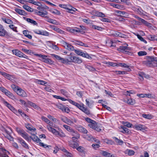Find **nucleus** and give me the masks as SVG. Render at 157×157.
<instances>
[{
	"label": "nucleus",
	"mask_w": 157,
	"mask_h": 157,
	"mask_svg": "<svg viewBox=\"0 0 157 157\" xmlns=\"http://www.w3.org/2000/svg\"><path fill=\"white\" fill-rule=\"evenodd\" d=\"M113 42L111 40H108L106 41V46H115V45H113Z\"/></svg>",
	"instance_id": "72a5a7b5"
},
{
	"label": "nucleus",
	"mask_w": 157,
	"mask_h": 157,
	"mask_svg": "<svg viewBox=\"0 0 157 157\" xmlns=\"http://www.w3.org/2000/svg\"><path fill=\"white\" fill-rule=\"evenodd\" d=\"M129 48L127 46H120L119 48V49L121 52H124L126 51V50H129Z\"/></svg>",
	"instance_id": "79ce46f5"
},
{
	"label": "nucleus",
	"mask_w": 157,
	"mask_h": 157,
	"mask_svg": "<svg viewBox=\"0 0 157 157\" xmlns=\"http://www.w3.org/2000/svg\"><path fill=\"white\" fill-rule=\"evenodd\" d=\"M11 87L15 92H16V91L17 90V89L19 88V87L14 84L12 85Z\"/></svg>",
	"instance_id": "052dcab7"
},
{
	"label": "nucleus",
	"mask_w": 157,
	"mask_h": 157,
	"mask_svg": "<svg viewBox=\"0 0 157 157\" xmlns=\"http://www.w3.org/2000/svg\"><path fill=\"white\" fill-rule=\"evenodd\" d=\"M16 56L20 57H23L24 58H27V56L19 51L18 52Z\"/></svg>",
	"instance_id": "2f4dec72"
},
{
	"label": "nucleus",
	"mask_w": 157,
	"mask_h": 157,
	"mask_svg": "<svg viewBox=\"0 0 157 157\" xmlns=\"http://www.w3.org/2000/svg\"><path fill=\"white\" fill-rule=\"evenodd\" d=\"M120 132L123 133H127L129 132V129L128 128L125 126H121L119 128Z\"/></svg>",
	"instance_id": "412c9836"
},
{
	"label": "nucleus",
	"mask_w": 157,
	"mask_h": 157,
	"mask_svg": "<svg viewBox=\"0 0 157 157\" xmlns=\"http://www.w3.org/2000/svg\"><path fill=\"white\" fill-rule=\"evenodd\" d=\"M1 102L4 105L6 106L8 109L10 110L11 111L13 112L14 113L17 115V111L14 108H13L10 104L6 101L3 98L1 99Z\"/></svg>",
	"instance_id": "f03ea898"
},
{
	"label": "nucleus",
	"mask_w": 157,
	"mask_h": 157,
	"mask_svg": "<svg viewBox=\"0 0 157 157\" xmlns=\"http://www.w3.org/2000/svg\"><path fill=\"white\" fill-rule=\"evenodd\" d=\"M139 75L140 76L139 78L141 80H143L144 79V77L147 78V77H149L147 75V76L143 72H141L139 73Z\"/></svg>",
	"instance_id": "7c9ffc66"
},
{
	"label": "nucleus",
	"mask_w": 157,
	"mask_h": 157,
	"mask_svg": "<svg viewBox=\"0 0 157 157\" xmlns=\"http://www.w3.org/2000/svg\"><path fill=\"white\" fill-rule=\"evenodd\" d=\"M26 21L28 22L33 24L34 25H36L37 24V23L36 21L31 19L27 18Z\"/></svg>",
	"instance_id": "09e8293b"
},
{
	"label": "nucleus",
	"mask_w": 157,
	"mask_h": 157,
	"mask_svg": "<svg viewBox=\"0 0 157 157\" xmlns=\"http://www.w3.org/2000/svg\"><path fill=\"white\" fill-rule=\"evenodd\" d=\"M85 66L86 68H87L90 71H95V69L94 68L90 66H89L88 65H85Z\"/></svg>",
	"instance_id": "774afa93"
},
{
	"label": "nucleus",
	"mask_w": 157,
	"mask_h": 157,
	"mask_svg": "<svg viewBox=\"0 0 157 157\" xmlns=\"http://www.w3.org/2000/svg\"><path fill=\"white\" fill-rule=\"evenodd\" d=\"M16 130L18 133L25 140L28 141L30 140L28 134L24 130L17 128H16Z\"/></svg>",
	"instance_id": "7ed1b4c3"
},
{
	"label": "nucleus",
	"mask_w": 157,
	"mask_h": 157,
	"mask_svg": "<svg viewBox=\"0 0 157 157\" xmlns=\"http://www.w3.org/2000/svg\"><path fill=\"white\" fill-rule=\"evenodd\" d=\"M30 3L38 6H40L41 5V4L39 2L35 1L33 0L30 2Z\"/></svg>",
	"instance_id": "6e6d98bb"
},
{
	"label": "nucleus",
	"mask_w": 157,
	"mask_h": 157,
	"mask_svg": "<svg viewBox=\"0 0 157 157\" xmlns=\"http://www.w3.org/2000/svg\"><path fill=\"white\" fill-rule=\"evenodd\" d=\"M110 5L113 7L118 9H121V6L119 5L115 4L113 3H110Z\"/></svg>",
	"instance_id": "13d9d810"
},
{
	"label": "nucleus",
	"mask_w": 157,
	"mask_h": 157,
	"mask_svg": "<svg viewBox=\"0 0 157 157\" xmlns=\"http://www.w3.org/2000/svg\"><path fill=\"white\" fill-rule=\"evenodd\" d=\"M148 38L151 41H154L156 40L157 38L156 36L154 35H149Z\"/></svg>",
	"instance_id": "3c124183"
},
{
	"label": "nucleus",
	"mask_w": 157,
	"mask_h": 157,
	"mask_svg": "<svg viewBox=\"0 0 157 157\" xmlns=\"http://www.w3.org/2000/svg\"><path fill=\"white\" fill-rule=\"evenodd\" d=\"M68 58L67 59H65V63H68L69 62H72V60L73 59L74 56L73 55L72 53H70L69 55H68Z\"/></svg>",
	"instance_id": "f3484780"
},
{
	"label": "nucleus",
	"mask_w": 157,
	"mask_h": 157,
	"mask_svg": "<svg viewBox=\"0 0 157 157\" xmlns=\"http://www.w3.org/2000/svg\"><path fill=\"white\" fill-rule=\"evenodd\" d=\"M19 142L22 146L23 147L29 149V147L28 145L25 142V141L22 139H19L18 140Z\"/></svg>",
	"instance_id": "a211bd4d"
},
{
	"label": "nucleus",
	"mask_w": 157,
	"mask_h": 157,
	"mask_svg": "<svg viewBox=\"0 0 157 157\" xmlns=\"http://www.w3.org/2000/svg\"><path fill=\"white\" fill-rule=\"evenodd\" d=\"M45 17L47 18L46 21L48 22L56 25H59V22L55 20L50 18L47 16Z\"/></svg>",
	"instance_id": "dca6fc26"
},
{
	"label": "nucleus",
	"mask_w": 157,
	"mask_h": 157,
	"mask_svg": "<svg viewBox=\"0 0 157 157\" xmlns=\"http://www.w3.org/2000/svg\"><path fill=\"white\" fill-rule=\"evenodd\" d=\"M63 127L67 131L69 132H70L73 129L70 126L66 125H63Z\"/></svg>",
	"instance_id": "603ef678"
},
{
	"label": "nucleus",
	"mask_w": 157,
	"mask_h": 157,
	"mask_svg": "<svg viewBox=\"0 0 157 157\" xmlns=\"http://www.w3.org/2000/svg\"><path fill=\"white\" fill-rule=\"evenodd\" d=\"M109 152L103 151H101L100 152V154L103 156L107 157Z\"/></svg>",
	"instance_id": "338daca9"
},
{
	"label": "nucleus",
	"mask_w": 157,
	"mask_h": 157,
	"mask_svg": "<svg viewBox=\"0 0 157 157\" xmlns=\"http://www.w3.org/2000/svg\"><path fill=\"white\" fill-rule=\"evenodd\" d=\"M47 117L49 119L52 120L55 123H57L58 122V120L57 119L50 115H48Z\"/></svg>",
	"instance_id": "c9c22d12"
},
{
	"label": "nucleus",
	"mask_w": 157,
	"mask_h": 157,
	"mask_svg": "<svg viewBox=\"0 0 157 157\" xmlns=\"http://www.w3.org/2000/svg\"><path fill=\"white\" fill-rule=\"evenodd\" d=\"M67 10L69 11V12L71 13H73L74 12H75L77 10L70 5H68L67 7Z\"/></svg>",
	"instance_id": "393cba45"
},
{
	"label": "nucleus",
	"mask_w": 157,
	"mask_h": 157,
	"mask_svg": "<svg viewBox=\"0 0 157 157\" xmlns=\"http://www.w3.org/2000/svg\"><path fill=\"white\" fill-rule=\"evenodd\" d=\"M51 56L52 57H55L56 59L57 60H58L60 62L63 63H65V59L61 58L60 56L57 55H55L54 54H51Z\"/></svg>",
	"instance_id": "2eb2a0df"
},
{
	"label": "nucleus",
	"mask_w": 157,
	"mask_h": 157,
	"mask_svg": "<svg viewBox=\"0 0 157 157\" xmlns=\"http://www.w3.org/2000/svg\"><path fill=\"white\" fill-rule=\"evenodd\" d=\"M60 93L66 97H67L68 95V93L65 90L62 89L60 90Z\"/></svg>",
	"instance_id": "de8ad7c7"
},
{
	"label": "nucleus",
	"mask_w": 157,
	"mask_h": 157,
	"mask_svg": "<svg viewBox=\"0 0 157 157\" xmlns=\"http://www.w3.org/2000/svg\"><path fill=\"white\" fill-rule=\"evenodd\" d=\"M103 141L104 142L109 145H113L115 144V142L113 140L107 138L103 139Z\"/></svg>",
	"instance_id": "b1692460"
},
{
	"label": "nucleus",
	"mask_w": 157,
	"mask_h": 157,
	"mask_svg": "<svg viewBox=\"0 0 157 157\" xmlns=\"http://www.w3.org/2000/svg\"><path fill=\"white\" fill-rule=\"evenodd\" d=\"M82 60L81 58L77 57L74 63L80 64L82 63Z\"/></svg>",
	"instance_id": "a19ab883"
},
{
	"label": "nucleus",
	"mask_w": 157,
	"mask_h": 157,
	"mask_svg": "<svg viewBox=\"0 0 157 157\" xmlns=\"http://www.w3.org/2000/svg\"><path fill=\"white\" fill-rule=\"evenodd\" d=\"M41 35L48 36L49 35V33L45 31L42 30L41 31Z\"/></svg>",
	"instance_id": "e2e57ef3"
},
{
	"label": "nucleus",
	"mask_w": 157,
	"mask_h": 157,
	"mask_svg": "<svg viewBox=\"0 0 157 157\" xmlns=\"http://www.w3.org/2000/svg\"><path fill=\"white\" fill-rule=\"evenodd\" d=\"M134 128L137 130L143 131L147 129V127L144 125L141 124H136L133 127Z\"/></svg>",
	"instance_id": "4468645a"
},
{
	"label": "nucleus",
	"mask_w": 157,
	"mask_h": 157,
	"mask_svg": "<svg viewBox=\"0 0 157 157\" xmlns=\"http://www.w3.org/2000/svg\"><path fill=\"white\" fill-rule=\"evenodd\" d=\"M73 51H74L78 55L81 56L82 52L79 49H74Z\"/></svg>",
	"instance_id": "bf43d9fd"
},
{
	"label": "nucleus",
	"mask_w": 157,
	"mask_h": 157,
	"mask_svg": "<svg viewBox=\"0 0 157 157\" xmlns=\"http://www.w3.org/2000/svg\"><path fill=\"white\" fill-rule=\"evenodd\" d=\"M113 138L114 139L116 143L118 145H121L123 144V141L122 140L119 139L116 137H113Z\"/></svg>",
	"instance_id": "c85d7f7f"
},
{
	"label": "nucleus",
	"mask_w": 157,
	"mask_h": 157,
	"mask_svg": "<svg viewBox=\"0 0 157 157\" xmlns=\"http://www.w3.org/2000/svg\"><path fill=\"white\" fill-rule=\"evenodd\" d=\"M75 28L76 29H72L70 27H68L66 28V30L68 32L74 34L75 33V32L80 33L82 34H83L82 32L81 29L77 27H75Z\"/></svg>",
	"instance_id": "9d476101"
},
{
	"label": "nucleus",
	"mask_w": 157,
	"mask_h": 157,
	"mask_svg": "<svg viewBox=\"0 0 157 157\" xmlns=\"http://www.w3.org/2000/svg\"><path fill=\"white\" fill-rule=\"evenodd\" d=\"M121 16L123 17H127L128 16V13L124 11H121V14L120 15Z\"/></svg>",
	"instance_id": "4d7b16f0"
},
{
	"label": "nucleus",
	"mask_w": 157,
	"mask_h": 157,
	"mask_svg": "<svg viewBox=\"0 0 157 157\" xmlns=\"http://www.w3.org/2000/svg\"><path fill=\"white\" fill-rule=\"evenodd\" d=\"M83 105H84L83 104L82 105V106L80 108V109L84 112L87 115L89 114L90 113L89 110L87 109L86 108L83 107Z\"/></svg>",
	"instance_id": "bb28decb"
},
{
	"label": "nucleus",
	"mask_w": 157,
	"mask_h": 157,
	"mask_svg": "<svg viewBox=\"0 0 157 157\" xmlns=\"http://www.w3.org/2000/svg\"><path fill=\"white\" fill-rule=\"evenodd\" d=\"M33 140L36 142L37 143H39L40 145V143H41V141L40 140L37 136H35L33 139Z\"/></svg>",
	"instance_id": "8fccbe9b"
},
{
	"label": "nucleus",
	"mask_w": 157,
	"mask_h": 157,
	"mask_svg": "<svg viewBox=\"0 0 157 157\" xmlns=\"http://www.w3.org/2000/svg\"><path fill=\"white\" fill-rule=\"evenodd\" d=\"M127 103L131 105H134L136 103V101L134 99L130 98L127 100Z\"/></svg>",
	"instance_id": "f704fd0d"
},
{
	"label": "nucleus",
	"mask_w": 157,
	"mask_h": 157,
	"mask_svg": "<svg viewBox=\"0 0 157 157\" xmlns=\"http://www.w3.org/2000/svg\"><path fill=\"white\" fill-rule=\"evenodd\" d=\"M142 116L144 118L150 119L153 118V117L151 114H143L142 115Z\"/></svg>",
	"instance_id": "58836bf2"
},
{
	"label": "nucleus",
	"mask_w": 157,
	"mask_h": 157,
	"mask_svg": "<svg viewBox=\"0 0 157 157\" xmlns=\"http://www.w3.org/2000/svg\"><path fill=\"white\" fill-rule=\"evenodd\" d=\"M89 127L98 132L100 131L101 129L100 128L98 127L97 123L94 121H93L91 123H89L88 124Z\"/></svg>",
	"instance_id": "39448f33"
},
{
	"label": "nucleus",
	"mask_w": 157,
	"mask_h": 157,
	"mask_svg": "<svg viewBox=\"0 0 157 157\" xmlns=\"http://www.w3.org/2000/svg\"><path fill=\"white\" fill-rule=\"evenodd\" d=\"M90 100L89 99H86V104L89 107H90L93 103V101L90 100Z\"/></svg>",
	"instance_id": "37998d69"
},
{
	"label": "nucleus",
	"mask_w": 157,
	"mask_h": 157,
	"mask_svg": "<svg viewBox=\"0 0 157 157\" xmlns=\"http://www.w3.org/2000/svg\"><path fill=\"white\" fill-rule=\"evenodd\" d=\"M15 10L17 13L20 15L25 16L26 14L25 12L23 10H20L19 9H16Z\"/></svg>",
	"instance_id": "a878e982"
},
{
	"label": "nucleus",
	"mask_w": 157,
	"mask_h": 157,
	"mask_svg": "<svg viewBox=\"0 0 157 157\" xmlns=\"http://www.w3.org/2000/svg\"><path fill=\"white\" fill-rule=\"evenodd\" d=\"M107 64L109 66H111L113 67H119L118 63H115L113 62H108Z\"/></svg>",
	"instance_id": "e433bc0d"
},
{
	"label": "nucleus",
	"mask_w": 157,
	"mask_h": 157,
	"mask_svg": "<svg viewBox=\"0 0 157 157\" xmlns=\"http://www.w3.org/2000/svg\"><path fill=\"white\" fill-rule=\"evenodd\" d=\"M37 82L39 84L45 86H46V85L47 84V82L40 80H38L37 81Z\"/></svg>",
	"instance_id": "a18cd8bd"
},
{
	"label": "nucleus",
	"mask_w": 157,
	"mask_h": 157,
	"mask_svg": "<svg viewBox=\"0 0 157 157\" xmlns=\"http://www.w3.org/2000/svg\"><path fill=\"white\" fill-rule=\"evenodd\" d=\"M111 35L115 36L117 37H118L119 36V34H120V32L117 31H111Z\"/></svg>",
	"instance_id": "49530a36"
},
{
	"label": "nucleus",
	"mask_w": 157,
	"mask_h": 157,
	"mask_svg": "<svg viewBox=\"0 0 157 157\" xmlns=\"http://www.w3.org/2000/svg\"><path fill=\"white\" fill-rule=\"evenodd\" d=\"M55 31H56L58 33L61 34H64L65 32L63 31V30L58 28L57 27H56L55 30Z\"/></svg>",
	"instance_id": "5fc2aeb1"
},
{
	"label": "nucleus",
	"mask_w": 157,
	"mask_h": 157,
	"mask_svg": "<svg viewBox=\"0 0 157 157\" xmlns=\"http://www.w3.org/2000/svg\"><path fill=\"white\" fill-rule=\"evenodd\" d=\"M26 127L28 129L32 132L33 133L32 134H35V131L36 130V129L35 128H34L29 124H26Z\"/></svg>",
	"instance_id": "aec40b11"
},
{
	"label": "nucleus",
	"mask_w": 157,
	"mask_h": 157,
	"mask_svg": "<svg viewBox=\"0 0 157 157\" xmlns=\"http://www.w3.org/2000/svg\"><path fill=\"white\" fill-rule=\"evenodd\" d=\"M62 150L65 152L64 154L62 156V157H72V154L68 152L65 148H63Z\"/></svg>",
	"instance_id": "6ab92c4d"
},
{
	"label": "nucleus",
	"mask_w": 157,
	"mask_h": 157,
	"mask_svg": "<svg viewBox=\"0 0 157 157\" xmlns=\"http://www.w3.org/2000/svg\"><path fill=\"white\" fill-rule=\"evenodd\" d=\"M41 119L45 122L49 124L47 126V127L48 131L52 132L53 134L56 136H59L61 137H65V134L62 132H59L56 130L51 126L52 122H51L48 118L46 117L42 116L41 117Z\"/></svg>",
	"instance_id": "f257e3e1"
},
{
	"label": "nucleus",
	"mask_w": 157,
	"mask_h": 157,
	"mask_svg": "<svg viewBox=\"0 0 157 157\" xmlns=\"http://www.w3.org/2000/svg\"><path fill=\"white\" fill-rule=\"evenodd\" d=\"M0 74L9 80L11 81H14V77L13 76L2 72H0Z\"/></svg>",
	"instance_id": "9b49d317"
},
{
	"label": "nucleus",
	"mask_w": 157,
	"mask_h": 157,
	"mask_svg": "<svg viewBox=\"0 0 157 157\" xmlns=\"http://www.w3.org/2000/svg\"><path fill=\"white\" fill-rule=\"evenodd\" d=\"M56 106L57 108L61 109L63 111L66 112L68 113L70 111V109L67 107L63 105L62 104L59 103L56 105Z\"/></svg>",
	"instance_id": "1a4fd4ad"
},
{
	"label": "nucleus",
	"mask_w": 157,
	"mask_h": 157,
	"mask_svg": "<svg viewBox=\"0 0 157 157\" xmlns=\"http://www.w3.org/2000/svg\"><path fill=\"white\" fill-rule=\"evenodd\" d=\"M79 131H80L81 132H82L84 133H87V130L84 128L81 127L79 128Z\"/></svg>",
	"instance_id": "680f3d73"
},
{
	"label": "nucleus",
	"mask_w": 157,
	"mask_h": 157,
	"mask_svg": "<svg viewBox=\"0 0 157 157\" xmlns=\"http://www.w3.org/2000/svg\"><path fill=\"white\" fill-rule=\"evenodd\" d=\"M118 65L119 67L121 66V67L127 68L128 69V70L129 71L130 70V69L129 68V66L127 64L119 63H118Z\"/></svg>",
	"instance_id": "c756f323"
},
{
	"label": "nucleus",
	"mask_w": 157,
	"mask_h": 157,
	"mask_svg": "<svg viewBox=\"0 0 157 157\" xmlns=\"http://www.w3.org/2000/svg\"><path fill=\"white\" fill-rule=\"evenodd\" d=\"M76 149L78 151L80 152L83 156H84L86 154V150L82 147H77Z\"/></svg>",
	"instance_id": "ddd939ff"
},
{
	"label": "nucleus",
	"mask_w": 157,
	"mask_h": 157,
	"mask_svg": "<svg viewBox=\"0 0 157 157\" xmlns=\"http://www.w3.org/2000/svg\"><path fill=\"white\" fill-rule=\"evenodd\" d=\"M125 153L126 154H128L129 155H132L134 154L135 152L132 150L127 149L125 151Z\"/></svg>",
	"instance_id": "4c0bfd02"
},
{
	"label": "nucleus",
	"mask_w": 157,
	"mask_h": 157,
	"mask_svg": "<svg viewBox=\"0 0 157 157\" xmlns=\"http://www.w3.org/2000/svg\"><path fill=\"white\" fill-rule=\"evenodd\" d=\"M2 19L3 21L8 24H10L13 23L12 21L9 19Z\"/></svg>",
	"instance_id": "69168bd1"
},
{
	"label": "nucleus",
	"mask_w": 157,
	"mask_h": 157,
	"mask_svg": "<svg viewBox=\"0 0 157 157\" xmlns=\"http://www.w3.org/2000/svg\"><path fill=\"white\" fill-rule=\"evenodd\" d=\"M69 145L70 146L74 148H77V147L78 146V144L76 142H75L73 141H70L69 142Z\"/></svg>",
	"instance_id": "4be33fe9"
},
{
	"label": "nucleus",
	"mask_w": 157,
	"mask_h": 157,
	"mask_svg": "<svg viewBox=\"0 0 157 157\" xmlns=\"http://www.w3.org/2000/svg\"><path fill=\"white\" fill-rule=\"evenodd\" d=\"M37 14L42 17H44L45 15L48 14V12L45 11L44 12L39 11L36 13Z\"/></svg>",
	"instance_id": "473e14b6"
},
{
	"label": "nucleus",
	"mask_w": 157,
	"mask_h": 157,
	"mask_svg": "<svg viewBox=\"0 0 157 157\" xmlns=\"http://www.w3.org/2000/svg\"><path fill=\"white\" fill-rule=\"evenodd\" d=\"M45 63H48L49 64H54V62L52 61L51 59L47 58L46 60Z\"/></svg>",
	"instance_id": "864d4df0"
},
{
	"label": "nucleus",
	"mask_w": 157,
	"mask_h": 157,
	"mask_svg": "<svg viewBox=\"0 0 157 157\" xmlns=\"http://www.w3.org/2000/svg\"><path fill=\"white\" fill-rule=\"evenodd\" d=\"M84 137L87 140L93 142L94 140V138L90 135H85L84 136Z\"/></svg>",
	"instance_id": "cd10ccee"
},
{
	"label": "nucleus",
	"mask_w": 157,
	"mask_h": 157,
	"mask_svg": "<svg viewBox=\"0 0 157 157\" xmlns=\"http://www.w3.org/2000/svg\"><path fill=\"white\" fill-rule=\"evenodd\" d=\"M23 7L24 9L28 11L31 12L33 11V9L28 6L24 5L23 6Z\"/></svg>",
	"instance_id": "ea45409f"
},
{
	"label": "nucleus",
	"mask_w": 157,
	"mask_h": 157,
	"mask_svg": "<svg viewBox=\"0 0 157 157\" xmlns=\"http://www.w3.org/2000/svg\"><path fill=\"white\" fill-rule=\"evenodd\" d=\"M156 58L153 56H148L147 57L146 63L147 66H151V65L152 63V62L154 61H156Z\"/></svg>",
	"instance_id": "423d86ee"
},
{
	"label": "nucleus",
	"mask_w": 157,
	"mask_h": 157,
	"mask_svg": "<svg viewBox=\"0 0 157 157\" xmlns=\"http://www.w3.org/2000/svg\"><path fill=\"white\" fill-rule=\"evenodd\" d=\"M63 46L67 49L69 51H73L74 48L73 46L71 44L66 42L63 41L62 43Z\"/></svg>",
	"instance_id": "6e6552de"
},
{
	"label": "nucleus",
	"mask_w": 157,
	"mask_h": 157,
	"mask_svg": "<svg viewBox=\"0 0 157 157\" xmlns=\"http://www.w3.org/2000/svg\"><path fill=\"white\" fill-rule=\"evenodd\" d=\"M16 93L18 95L22 97H26L27 96L26 93L20 87L16 91Z\"/></svg>",
	"instance_id": "0eeeda50"
},
{
	"label": "nucleus",
	"mask_w": 157,
	"mask_h": 157,
	"mask_svg": "<svg viewBox=\"0 0 157 157\" xmlns=\"http://www.w3.org/2000/svg\"><path fill=\"white\" fill-rule=\"evenodd\" d=\"M147 54V52L145 51H140L138 52V55L139 56L146 55Z\"/></svg>",
	"instance_id": "0e129e2a"
},
{
	"label": "nucleus",
	"mask_w": 157,
	"mask_h": 157,
	"mask_svg": "<svg viewBox=\"0 0 157 157\" xmlns=\"http://www.w3.org/2000/svg\"><path fill=\"white\" fill-rule=\"evenodd\" d=\"M7 35V32L4 29L3 26L0 24V36L3 37Z\"/></svg>",
	"instance_id": "f8f14e48"
},
{
	"label": "nucleus",
	"mask_w": 157,
	"mask_h": 157,
	"mask_svg": "<svg viewBox=\"0 0 157 157\" xmlns=\"http://www.w3.org/2000/svg\"><path fill=\"white\" fill-rule=\"evenodd\" d=\"M16 130L18 133L25 140L28 141L30 140L28 134L24 130L17 128H16Z\"/></svg>",
	"instance_id": "20e7f679"
},
{
	"label": "nucleus",
	"mask_w": 157,
	"mask_h": 157,
	"mask_svg": "<svg viewBox=\"0 0 157 157\" xmlns=\"http://www.w3.org/2000/svg\"><path fill=\"white\" fill-rule=\"evenodd\" d=\"M81 56L87 59L91 58V56L86 52H83Z\"/></svg>",
	"instance_id": "c03bdc74"
},
{
	"label": "nucleus",
	"mask_w": 157,
	"mask_h": 157,
	"mask_svg": "<svg viewBox=\"0 0 157 157\" xmlns=\"http://www.w3.org/2000/svg\"><path fill=\"white\" fill-rule=\"evenodd\" d=\"M75 43L76 44L80 46H84L85 47H88V46L86 44H84L82 41L78 40H75Z\"/></svg>",
	"instance_id": "5701e85b"
}]
</instances>
